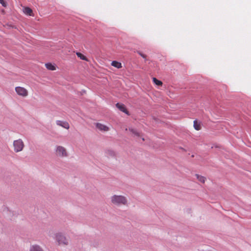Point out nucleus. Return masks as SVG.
Wrapping results in <instances>:
<instances>
[{
	"instance_id": "obj_1",
	"label": "nucleus",
	"mask_w": 251,
	"mask_h": 251,
	"mask_svg": "<svg viewBox=\"0 0 251 251\" xmlns=\"http://www.w3.org/2000/svg\"><path fill=\"white\" fill-rule=\"evenodd\" d=\"M111 202L116 205H126L127 203L126 198L121 195H113L111 197Z\"/></svg>"
},
{
	"instance_id": "obj_2",
	"label": "nucleus",
	"mask_w": 251,
	"mask_h": 251,
	"mask_svg": "<svg viewBox=\"0 0 251 251\" xmlns=\"http://www.w3.org/2000/svg\"><path fill=\"white\" fill-rule=\"evenodd\" d=\"M24 146V143L21 139L15 140L13 142L14 150L16 152L23 151Z\"/></svg>"
},
{
	"instance_id": "obj_3",
	"label": "nucleus",
	"mask_w": 251,
	"mask_h": 251,
	"mask_svg": "<svg viewBox=\"0 0 251 251\" xmlns=\"http://www.w3.org/2000/svg\"><path fill=\"white\" fill-rule=\"evenodd\" d=\"M55 239L59 245H67L68 244V240L61 233L56 234Z\"/></svg>"
},
{
	"instance_id": "obj_4",
	"label": "nucleus",
	"mask_w": 251,
	"mask_h": 251,
	"mask_svg": "<svg viewBox=\"0 0 251 251\" xmlns=\"http://www.w3.org/2000/svg\"><path fill=\"white\" fill-rule=\"evenodd\" d=\"M15 90L16 93L20 96L26 97L28 95V91L24 87L17 86L15 87Z\"/></svg>"
},
{
	"instance_id": "obj_5",
	"label": "nucleus",
	"mask_w": 251,
	"mask_h": 251,
	"mask_svg": "<svg viewBox=\"0 0 251 251\" xmlns=\"http://www.w3.org/2000/svg\"><path fill=\"white\" fill-rule=\"evenodd\" d=\"M56 153L57 156L60 157H66L68 155L66 149L61 146L56 147Z\"/></svg>"
},
{
	"instance_id": "obj_6",
	"label": "nucleus",
	"mask_w": 251,
	"mask_h": 251,
	"mask_svg": "<svg viewBox=\"0 0 251 251\" xmlns=\"http://www.w3.org/2000/svg\"><path fill=\"white\" fill-rule=\"evenodd\" d=\"M116 107L121 111L125 113L127 115H129V113L126 108L124 104L122 103H117L116 104Z\"/></svg>"
},
{
	"instance_id": "obj_7",
	"label": "nucleus",
	"mask_w": 251,
	"mask_h": 251,
	"mask_svg": "<svg viewBox=\"0 0 251 251\" xmlns=\"http://www.w3.org/2000/svg\"><path fill=\"white\" fill-rule=\"evenodd\" d=\"M56 124L58 126H61L67 129H68L70 128L69 124L67 122L58 120L56 121Z\"/></svg>"
},
{
	"instance_id": "obj_8",
	"label": "nucleus",
	"mask_w": 251,
	"mask_h": 251,
	"mask_svg": "<svg viewBox=\"0 0 251 251\" xmlns=\"http://www.w3.org/2000/svg\"><path fill=\"white\" fill-rule=\"evenodd\" d=\"M96 127L100 130L103 131H107L109 129V128L108 126H107L104 125H102L100 123H97L96 125Z\"/></svg>"
},
{
	"instance_id": "obj_9",
	"label": "nucleus",
	"mask_w": 251,
	"mask_h": 251,
	"mask_svg": "<svg viewBox=\"0 0 251 251\" xmlns=\"http://www.w3.org/2000/svg\"><path fill=\"white\" fill-rule=\"evenodd\" d=\"M24 12L25 14L29 16H33L32 10L29 7H26L24 9Z\"/></svg>"
},
{
	"instance_id": "obj_10",
	"label": "nucleus",
	"mask_w": 251,
	"mask_h": 251,
	"mask_svg": "<svg viewBox=\"0 0 251 251\" xmlns=\"http://www.w3.org/2000/svg\"><path fill=\"white\" fill-rule=\"evenodd\" d=\"M194 127L197 130H200L201 129V123L198 122L197 120L194 121Z\"/></svg>"
},
{
	"instance_id": "obj_11",
	"label": "nucleus",
	"mask_w": 251,
	"mask_h": 251,
	"mask_svg": "<svg viewBox=\"0 0 251 251\" xmlns=\"http://www.w3.org/2000/svg\"><path fill=\"white\" fill-rule=\"evenodd\" d=\"M45 66L49 70L54 71L56 70L55 66L50 63H46Z\"/></svg>"
},
{
	"instance_id": "obj_12",
	"label": "nucleus",
	"mask_w": 251,
	"mask_h": 251,
	"mask_svg": "<svg viewBox=\"0 0 251 251\" xmlns=\"http://www.w3.org/2000/svg\"><path fill=\"white\" fill-rule=\"evenodd\" d=\"M111 65L118 69L121 68L122 67V64L117 61H113L111 62Z\"/></svg>"
},
{
	"instance_id": "obj_13",
	"label": "nucleus",
	"mask_w": 251,
	"mask_h": 251,
	"mask_svg": "<svg viewBox=\"0 0 251 251\" xmlns=\"http://www.w3.org/2000/svg\"><path fill=\"white\" fill-rule=\"evenodd\" d=\"M29 251H43V250L39 246L33 245L30 247Z\"/></svg>"
},
{
	"instance_id": "obj_14",
	"label": "nucleus",
	"mask_w": 251,
	"mask_h": 251,
	"mask_svg": "<svg viewBox=\"0 0 251 251\" xmlns=\"http://www.w3.org/2000/svg\"><path fill=\"white\" fill-rule=\"evenodd\" d=\"M195 176H196L197 179H198L199 181H200L201 182L203 183L205 182V181L206 180V178L205 177L200 176L198 174H196Z\"/></svg>"
},
{
	"instance_id": "obj_15",
	"label": "nucleus",
	"mask_w": 251,
	"mask_h": 251,
	"mask_svg": "<svg viewBox=\"0 0 251 251\" xmlns=\"http://www.w3.org/2000/svg\"><path fill=\"white\" fill-rule=\"evenodd\" d=\"M76 54L78 57L80 58V59H81L83 60L86 61H88L87 58L85 56H84L83 54H82L81 53L77 52L76 53Z\"/></svg>"
},
{
	"instance_id": "obj_16",
	"label": "nucleus",
	"mask_w": 251,
	"mask_h": 251,
	"mask_svg": "<svg viewBox=\"0 0 251 251\" xmlns=\"http://www.w3.org/2000/svg\"><path fill=\"white\" fill-rule=\"evenodd\" d=\"M152 81H153V83L157 86H161L162 85V84H163L162 82L159 80H158L155 77L152 78Z\"/></svg>"
},
{
	"instance_id": "obj_17",
	"label": "nucleus",
	"mask_w": 251,
	"mask_h": 251,
	"mask_svg": "<svg viewBox=\"0 0 251 251\" xmlns=\"http://www.w3.org/2000/svg\"><path fill=\"white\" fill-rule=\"evenodd\" d=\"M137 52L139 55H140L142 57H143L145 60H147V55L143 53L140 51H137Z\"/></svg>"
},
{
	"instance_id": "obj_18",
	"label": "nucleus",
	"mask_w": 251,
	"mask_h": 251,
	"mask_svg": "<svg viewBox=\"0 0 251 251\" xmlns=\"http://www.w3.org/2000/svg\"><path fill=\"white\" fill-rule=\"evenodd\" d=\"M129 130L132 134H134L135 135L137 136H140L139 133L135 130H134L133 129H129Z\"/></svg>"
},
{
	"instance_id": "obj_19",
	"label": "nucleus",
	"mask_w": 251,
	"mask_h": 251,
	"mask_svg": "<svg viewBox=\"0 0 251 251\" xmlns=\"http://www.w3.org/2000/svg\"><path fill=\"white\" fill-rule=\"evenodd\" d=\"M0 3L4 7H6L7 5L6 3L4 1V0H0Z\"/></svg>"
}]
</instances>
